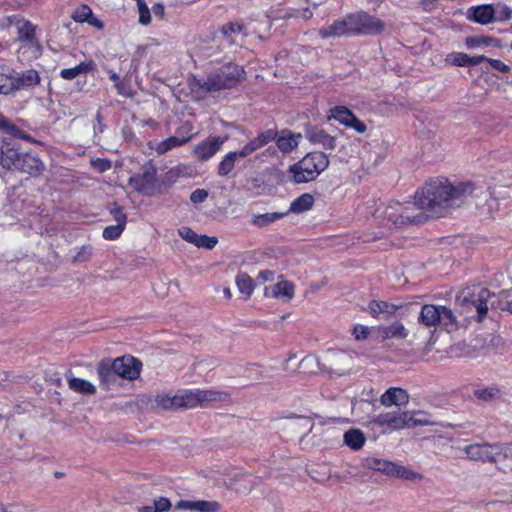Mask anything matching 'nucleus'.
I'll use <instances>...</instances> for the list:
<instances>
[{
  "label": "nucleus",
  "mask_w": 512,
  "mask_h": 512,
  "mask_svg": "<svg viewBox=\"0 0 512 512\" xmlns=\"http://www.w3.org/2000/svg\"><path fill=\"white\" fill-rule=\"evenodd\" d=\"M477 188L470 182L456 184L448 180H436L426 184L415 195V205L433 215L443 216L463 205Z\"/></svg>",
  "instance_id": "1"
},
{
  "label": "nucleus",
  "mask_w": 512,
  "mask_h": 512,
  "mask_svg": "<svg viewBox=\"0 0 512 512\" xmlns=\"http://www.w3.org/2000/svg\"><path fill=\"white\" fill-rule=\"evenodd\" d=\"M494 296L489 289L471 285L460 290L456 296V304L459 307V314L466 320L474 319L482 322L486 317L490 298Z\"/></svg>",
  "instance_id": "2"
},
{
  "label": "nucleus",
  "mask_w": 512,
  "mask_h": 512,
  "mask_svg": "<svg viewBox=\"0 0 512 512\" xmlns=\"http://www.w3.org/2000/svg\"><path fill=\"white\" fill-rule=\"evenodd\" d=\"M246 78V72L240 65L228 63L221 66L205 79H196L197 91L211 93L236 87Z\"/></svg>",
  "instance_id": "3"
},
{
  "label": "nucleus",
  "mask_w": 512,
  "mask_h": 512,
  "mask_svg": "<svg viewBox=\"0 0 512 512\" xmlns=\"http://www.w3.org/2000/svg\"><path fill=\"white\" fill-rule=\"evenodd\" d=\"M329 159L324 152L315 151L306 154L301 160L289 167L288 172L294 183H307L315 180L329 166Z\"/></svg>",
  "instance_id": "4"
},
{
  "label": "nucleus",
  "mask_w": 512,
  "mask_h": 512,
  "mask_svg": "<svg viewBox=\"0 0 512 512\" xmlns=\"http://www.w3.org/2000/svg\"><path fill=\"white\" fill-rule=\"evenodd\" d=\"M361 465L365 469L381 472L387 476L408 482H416L423 479L420 473L383 458L368 456L362 460Z\"/></svg>",
  "instance_id": "5"
},
{
  "label": "nucleus",
  "mask_w": 512,
  "mask_h": 512,
  "mask_svg": "<svg viewBox=\"0 0 512 512\" xmlns=\"http://www.w3.org/2000/svg\"><path fill=\"white\" fill-rule=\"evenodd\" d=\"M323 368L329 373L343 376L348 374L354 364V356L346 351L329 350L323 359Z\"/></svg>",
  "instance_id": "6"
},
{
  "label": "nucleus",
  "mask_w": 512,
  "mask_h": 512,
  "mask_svg": "<svg viewBox=\"0 0 512 512\" xmlns=\"http://www.w3.org/2000/svg\"><path fill=\"white\" fill-rule=\"evenodd\" d=\"M467 457L477 461L498 462L500 458H507V449L499 444H471L465 448Z\"/></svg>",
  "instance_id": "7"
},
{
  "label": "nucleus",
  "mask_w": 512,
  "mask_h": 512,
  "mask_svg": "<svg viewBox=\"0 0 512 512\" xmlns=\"http://www.w3.org/2000/svg\"><path fill=\"white\" fill-rule=\"evenodd\" d=\"M373 423L378 426H387L393 430H399L402 428H412L426 423L415 419L409 412L402 413H381L373 419Z\"/></svg>",
  "instance_id": "8"
},
{
  "label": "nucleus",
  "mask_w": 512,
  "mask_h": 512,
  "mask_svg": "<svg viewBox=\"0 0 512 512\" xmlns=\"http://www.w3.org/2000/svg\"><path fill=\"white\" fill-rule=\"evenodd\" d=\"M354 35H377L384 30V22L366 12L352 13Z\"/></svg>",
  "instance_id": "9"
},
{
  "label": "nucleus",
  "mask_w": 512,
  "mask_h": 512,
  "mask_svg": "<svg viewBox=\"0 0 512 512\" xmlns=\"http://www.w3.org/2000/svg\"><path fill=\"white\" fill-rule=\"evenodd\" d=\"M156 168L149 164L143 167V172L130 177L129 185L137 192L151 196L154 193L157 178Z\"/></svg>",
  "instance_id": "10"
},
{
  "label": "nucleus",
  "mask_w": 512,
  "mask_h": 512,
  "mask_svg": "<svg viewBox=\"0 0 512 512\" xmlns=\"http://www.w3.org/2000/svg\"><path fill=\"white\" fill-rule=\"evenodd\" d=\"M111 367L118 377L135 380L140 376L142 363L135 357L125 355L111 361Z\"/></svg>",
  "instance_id": "11"
},
{
  "label": "nucleus",
  "mask_w": 512,
  "mask_h": 512,
  "mask_svg": "<svg viewBox=\"0 0 512 512\" xmlns=\"http://www.w3.org/2000/svg\"><path fill=\"white\" fill-rule=\"evenodd\" d=\"M354 25L352 13L343 18L335 20L332 24L322 27L318 34L322 39L338 38L342 36L354 35Z\"/></svg>",
  "instance_id": "12"
},
{
  "label": "nucleus",
  "mask_w": 512,
  "mask_h": 512,
  "mask_svg": "<svg viewBox=\"0 0 512 512\" xmlns=\"http://www.w3.org/2000/svg\"><path fill=\"white\" fill-rule=\"evenodd\" d=\"M32 83V72L15 73L13 75L0 74V94H9L14 90L30 86Z\"/></svg>",
  "instance_id": "13"
},
{
  "label": "nucleus",
  "mask_w": 512,
  "mask_h": 512,
  "mask_svg": "<svg viewBox=\"0 0 512 512\" xmlns=\"http://www.w3.org/2000/svg\"><path fill=\"white\" fill-rule=\"evenodd\" d=\"M329 118H333L340 124L354 129L357 133H364L366 125L360 121L355 114L345 106H336L330 110Z\"/></svg>",
  "instance_id": "14"
},
{
  "label": "nucleus",
  "mask_w": 512,
  "mask_h": 512,
  "mask_svg": "<svg viewBox=\"0 0 512 512\" xmlns=\"http://www.w3.org/2000/svg\"><path fill=\"white\" fill-rule=\"evenodd\" d=\"M227 139V136H210L204 141L199 142L193 152L199 160H209L220 150Z\"/></svg>",
  "instance_id": "15"
},
{
  "label": "nucleus",
  "mask_w": 512,
  "mask_h": 512,
  "mask_svg": "<svg viewBox=\"0 0 512 512\" xmlns=\"http://www.w3.org/2000/svg\"><path fill=\"white\" fill-rule=\"evenodd\" d=\"M155 403L158 408L163 410H176L179 408H190L188 405L187 392H181L175 395L171 394H158L155 398Z\"/></svg>",
  "instance_id": "16"
},
{
  "label": "nucleus",
  "mask_w": 512,
  "mask_h": 512,
  "mask_svg": "<svg viewBox=\"0 0 512 512\" xmlns=\"http://www.w3.org/2000/svg\"><path fill=\"white\" fill-rule=\"evenodd\" d=\"M188 394V405L190 408L201 405L204 402H217L224 401L227 399L228 394L226 392L214 391V390H196L189 391Z\"/></svg>",
  "instance_id": "17"
},
{
  "label": "nucleus",
  "mask_w": 512,
  "mask_h": 512,
  "mask_svg": "<svg viewBox=\"0 0 512 512\" xmlns=\"http://www.w3.org/2000/svg\"><path fill=\"white\" fill-rule=\"evenodd\" d=\"M409 210V207H404L400 203L395 202L388 205L383 213L385 219H387L389 222H392L396 226H401L414 222L409 213Z\"/></svg>",
  "instance_id": "18"
},
{
  "label": "nucleus",
  "mask_w": 512,
  "mask_h": 512,
  "mask_svg": "<svg viewBox=\"0 0 512 512\" xmlns=\"http://www.w3.org/2000/svg\"><path fill=\"white\" fill-rule=\"evenodd\" d=\"M181 130H183L185 133H187V135L186 136L185 135L170 136L167 139L158 143L155 147V151L160 155L165 154L166 152H168L170 149H172L174 147H178L183 144H186L194 137V134L191 133L192 126L190 123H185L184 125H182Z\"/></svg>",
  "instance_id": "19"
},
{
  "label": "nucleus",
  "mask_w": 512,
  "mask_h": 512,
  "mask_svg": "<svg viewBox=\"0 0 512 512\" xmlns=\"http://www.w3.org/2000/svg\"><path fill=\"white\" fill-rule=\"evenodd\" d=\"M97 374L100 381V385L105 390H110L116 386L118 376L114 369L111 367V360L104 359L97 365Z\"/></svg>",
  "instance_id": "20"
},
{
  "label": "nucleus",
  "mask_w": 512,
  "mask_h": 512,
  "mask_svg": "<svg viewBox=\"0 0 512 512\" xmlns=\"http://www.w3.org/2000/svg\"><path fill=\"white\" fill-rule=\"evenodd\" d=\"M306 138L314 145L322 146L325 150L336 148V138L329 135L323 129L311 128L306 131Z\"/></svg>",
  "instance_id": "21"
},
{
  "label": "nucleus",
  "mask_w": 512,
  "mask_h": 512,
  "mask_svg": "<svg viewBox=\"0 0 512 512\" xmlns=\"http://www.w3.org/2000/svg\"><path fill=\"white\" fill-rule=\"evenodd\" d=\"M176 508L179 510H190L193 512H218L220 509V504L216 501L180 500L177 502Z\"/></svg>",
  "instance_id": "22"
},
{
  "label": "nucleus",
  "mask_w": 512,
  "mask_h": 512,
  "mask_svg": "<svg viewBox=\"0 0 512 512\" xmlns=\"http://www.w3.org/2000/svg\"><path fill=\"white\" fill-rule=\"evenodd\" d=\"M295 293V286L293 283L282 279L272 287L265 288V295H272L275 298L281 299L285 302L290 301Z\"/></svg>",
  "instance_id": "23"
},
{
  "label": "nucleus",
  "mask_w": 512,
  "mask_h": 512,
  "mask_svg": "<svg viewBox=\"0 0 512 512\" xmlns=\"http://www.w3.org/2000/svg\"><path fill=\"white\" fill-rule=\"evenodd\" d=\"M408 334V329L399 321L378 328V336L383 341L388 339L402 340L407 338Z\"/></svg>",
  "instance_id": "24"
},
{
  "label": "nucleus",
  "mask_w": 512,
  "mask_h": 512,
  "mask_svg": "<svg viewBox=\"0 0 512 512\" xmlns=\"http://www.w3.org/2000/svg\"><path fill=\"white\" fill-rule=\"evenodd\" d=\"M408 401L409 395L406 390L397 387L389 388L380 398V402L384 406H402L406 405Z\"/></svg>",
  "instance_id": "25"
},
{
  "label": "nucleus",
  "mask_w": 512,
  "mask_h": 512,
  "mask_svg": "<svg viewBox=\"0 0 512 512\" xmlns=\"http://www.w3.org/2000/svg\"><path fill=\"white\" fill-rule=\"evenodd\" d=\"M440 317V306L426 304L422 306L419 322L427 327L436 326L439 324Z\"/></svg>",
  "instance_id": "26"
},
{
  "label": "nucleus",
  "mask_w": 512,
  "mask_h": 512,
  "mask_svg": "<svg viewBox=\"0 0 512 512\" xmlns=\"http://www.w3.org/2000/svg\"><path fill=\"white\" fill-rule=\"evenodd\" d=\"M301 138V135H294L288 130H284L281 132V135L276 137V145L278 149L283 153H289L297 148L298 140Z\"/></svg>",
  "instance_id": "27"
},
{
  "label": "nucleus",
  "mask_w": 512,
  "mask_h": 512,
  "mask_svg": "<svg viewBox=\"0 0 512 512\" xmlns=\"http://www.w3.org/2000/svg\"><path fill=\"white\" fill-rule=\"evenodd\" d=\"M31 160L32 156L29 153H20L15 162H11V158L4 157L2 160V166L4 168H14L26 173H30L32 170Z\"/></svg>",
  "instance_id": "28"
},
{
  "label": "nucleus",
  "mask_w": 512,
  "mask_h": 512,
  "mask_svg": "<svg viewBox=\"0 0 512 512\" xmlns=\"http://www.w3.org/2000/svg\"><path fill=\"white\" fill-rule=\"evenodd\" d=\"M471 19L481 25H487L489 23L495 22L493 5L486 4L472 8Z\"/></svg>",
  "instance_id": "29"
},
{
  "label": "nucleus",
  "mask_w": 512,
  "mask_h": 512,
  "mask_svg": "<svg viewBox=\"0 0 512 512\" xmlns=\"http://www.w3.org/2000/svg\"><path fill=\"white\" fill-rule=\"evenodd\" d=\"M401 307H402V305H396V304L388 303L386 301H377V300H372L368 304L369 312L373 317H378V315L380 313H384V314L392 316Z\"/></svg>",
  "instance_id": "30"
},
{
  "label": "nucleus",
  "mask_w": 512,
  "mask_h": 512,
  "mask_svg": "<svg viewBox=\"0 0 512 512\" xmlns=\"http://www.w3.org/2000/svg\"><path fill=\"white\" fill-rule=\"evenodd\" d=\"M343 440L352 450H359L365 444L366 437L360 429H349L344 433Z\"/></svg>",
  "instance_id": "31"
},
{
  "label": "nucleus",
  "mask_w": 512,
  "mask_h": 512,
  "mask_svg": "<svg viewBox=\"0 0 512 512\" xmlns=\"http://www.w3.org/2000/svg\"><path fill=\"white\" fill-rule=\"evenodd\" d=\"M95 68V64L92 61L89 62H81L77 66L73 68L62 69L60 72V76L65 80L75 79L80 74H86L90 71H93Z\"/></svg>",
  "instance_id": "32"
},
{
  "label": "nucleus",
  "mask_w": 512,
  "mask_h": 512,
  "mask_svg": "<svg viewBox=\"0 0 512 512\" xmlns=\"http://www.w3.org/2000/svg\"><path fill=\"white\" fill-rule=\"evenodd\" d=\"M68 386L71 390L86 394V395H92L96 393V387L90 383L89 381L77 378V377H71L68 379Z\"/></svg>",
  "instance_id": "33"
},
{
  "label": "nucleus",
  "mask_w": 512,
  "mask_h": 512,
  "mask_svg": "<svg viewBox=\"0 0 512 512\" xmlns=\"http://www.w3.org/2000/svg\"><path fill=\"white\" fill-rule=\"evenodd\" d=\"M17 33H18V39L23 43L21 48L27 47L29 50L31 47V35H32V25L28 21H22L19 20L15 24Z\"/></svg>",
  "instance_id": "34"
},
{
  "label": "nucleus",
  "mask_w": 512,
  "mask_h": 512,
  "mask_svg": "<svg viewBox=\"0 0 512 512\" xmlns=\"http://www.w3.org/2000/svg\"><path fill=\"white\" fill-rule=\"evenodd\" d=\"M238 153L239 151H235L225 155L218 165L217 173L219 176H228L233 171L237 158H240Z\"/></svg>",
  "instance_id": "35"
},
{
  "label": "nucleus",
  "mask_w": 512,
  "mask_h": 512,
  "mask_svg": "<svg viewBox=\"0 0 512 512\" xmlns=\"http://www.w3.org/2000/svg\"><path fill=\"white\" fill-rule=\"evenodd\" d=\"M236 285L239 292L243 294L246 299L250 298L255 288L253 279L246 273H239L237 275Z\"/></svg>",
  "instance_id": "36"
},
{
  "label": "nucleus",
  "mask_w": 512,
  "mask_h": 512,
  "mask_svg": "<svg viewBox=\"0 0 512 512\" xmlns=\"http://www.w3.org/2000/svg\"><path fill=\"white\" fill-rule=\"evenodd\" d=\"M313 204L314 197L311 194L305 193L291 203L290 211L293 213H302L311 209Z\"/></svg>",
  "instance_id": "37"
},
{
  "label": "nucleus",
  "mask_w": 512,
  "mask_h": 512,
  "mask_svg": "<svg viewBox=\"0 0 512 512\" xmlns=\"http://www.w3.org/2000/svg\"><path fill=\"white\" fill-rule=\"evenodd\" d=\"M440 317L439 325L451 329L458 327V317L450 308L440 305Z\"/></svg>",
  "instance_id": "38"
},
{
  "label": "nucleus",
  "mask_w": 512,
  "mask_h": 512,
  "mask_svg": "<svg viewBox=\"0 0 512 512\" xmlns=\"http://www.w3.org/2000/svg\"><path fill=\"white\" fill-rule=\"evenodd\" d=\"M248 478V475L239 473L233 477L228 478L225 484L228 488L234 490L237 493L250 491L251 487L241 484V482L246 481Z\"/></svg>",
  "instance_id": "39"
},
{
  "label": "nucleus",
  "mask_w": 512,
  "mask_h": 512,
  "mask_svg": "<svg viewBox=\"0 0 512 512\" xmlns=\"http://www.w3.org/2000/svg\"><path fill=\"white\" fill-rule=\"evenodd\" d=\"M283 216H284L283 213H277V212L265 213V214L254 216L252 222H253V224H255L258 227H263V226H266V225L280 219Z\"/></svg>",
  "instance_id": "40"
},
{
  "label": "nucleus",
  "mask_w": 512,
  "mask_h": 512,
  "mask_svg": "<svg viewBox=\"0 0 512 512\" xmlns=\"http://www.w3.org/2000/svg\"><path fill=\"white\" fill-rule=\"evenodd\" d=\"M495 21H507L512 18V9L505 4L493 5Z\"/></svg>",
  "instance_id": "41"
},
{
  "label": "nucleus",
  "mask_w": 512,
  "mask_h": 512,
  "mask_svg": "<svg viewBox=\"0 0 512 512\" xmlns=\"http://www.w3.org/2000/svg\"><path fill=\"white\" fill-rule=\"evenodd\" d=\"M263 146L264 145L257 136L250 140L241 150H239V157L245 158L252 154L253 152L257 151L258 149L262 148Z\"/></svg>",
  "instance_id": "42"
},
{
  "label": "nucleus",
  "mask_w": 512,
  "mask_h": 512,
  "mask_svg": "<svg viewBox=\"0 0 512 512\" xmlns=\"http://www.w3.org/2000/svg\"><path fill=\"white\" fill-rule=\"evenodd\" d=\"M92 13V9L89 6L81 5L76 8L71 17L75 22L83 23L87 22Z\"/></svg>",
  "instance_id": "43"
},
{
  "label": "nucleus",
  "mask_w": 512,
  "mask_h": 512,
  "mask_svg": "<svg viewBox=\"0 0 512 512\" xmlns=\"http://www.w3.org/2000/svg\"><path fill=\"white\" fill-rule=\"evenodd\" d=\"M124 228L125 226L119 224L107 226L103 230L102 236L106 240H115L118 237H120V235L124 231Z\"/></svg>",
  "instance_id": "44"
},
{
  "label": "nucleus",
  "mask_w": 512,
  "mask_h": 512,
  "mask_svg": "<svg viewBox=\"0 0 512 512\" xmlns=\"http://www.w3.org/2000/svg\"><path fill=\"white\" fill-rule=\"evenodd\" d=\"M498 394V389L496 388H485V389H477L474 391V396L483 401H490L494 399Z\"/></svg>",
  "instance_id": "45"
},
{
  "label": "nucleus",
  "mask_w": 512,
  "mask_h": 512,
  "mask_svg": "<svg viewBox=\"0 0 512 512\" xmlns=\"http://www.w3.org/2000/svg\"><path fill=\"white\" fill-rule=\"evenodd\" d=\"M138 12H139V23L142 25H148L151 22V14H150V10L147 7L145 1H139Z\"/></svg>",
  "instance_id": "46"
},
{
  "label": "nucleus",
  "mask_w": 512,
  "mask_h": 512,
  "mask_svg": "<svg viewBox=\"0 0 512 512\" xmlns=\"http://www.w3.org/2000/svg\"><path fill=\"white\" fill-rule=\"evenodd\" d=\"M218 243V239L216 237H209L207 235H198V239L196 241V246L201 248L212 249Z\"/></svg>",
  "instance_id": "47"
},
{
  "label": "nucleus",
  "mask_w": 512,
  "mask_h": 512,
  "mask_svg": "<svg viewBox=\"0 0 512 512\" xmlns=\"http://www.w3.org/2000/svg\"><path fill=\"white\" fill-rule=\"evenodd\" d=\"M449 57L451 63L455 66H469V55L466 53H453Z\"/></svg>",
  "instance_id": "48"
},
{
  "label": "nucleus",
  "mask_w": 512,
  "mask_h": 512,
  "mask_svg": "<svg viewBox=\"0 0 512 512\" xmlns=\"http://www.w3.org/2000/svg\"><path fill=\"white\" fill-rule=\"evenodd\" d=\"M91 166L98 172L103 173L111 168V161L108 159H92Z\"/></svg>",
  "instance_id": "49"
},
{
  "label": "nucleus",
  "mask_w": 512,
  "mask_h": 512,
  "mask_svg": "<svg viewBox=\"0 0 512 512\" xmlns=\"http://www.w3.org/2000/svg\"><path fill=\"white\" fill-rule=\"evenodd\" d=\"M20 152L14 148H10L8 144L3 145L1 148V156H0V163L2 164V160L4 157L11 158V162H15L16 159L19 157Z\"/></svg>",
  "instance_id": "50"
},
{
  "label": "nucleus",
  "mask_w": 512,
  "mask_h": 512,
  "mask_svg": "<svg viewBox=\"0 0 512 512\" xmlns=\"http://www.w3.org/2000/svg\"><path fill=\"white\" fill-rule=\"evenodd\" d=\"M111 214L114 217V220L116 221V224L126 226L127 216L123 213L122 208L118 205H114L113 208L110 210Z\"/></svg>",
  "instance_id": "51"
},
{
  "label": "nucleus",
  "mask_w": 512,
  "mask_h": 512,
  "mask_svg": "<svg viewBox=\"0 0 512 512\" xmlns=\"http://www.w3.org/2000/svg\"><path fill=\"white\" fill-rule=\"evenodd\" d=\"M243 30V25L239 23H227L222 26L221 31L222 33L229 37L232 34L241 33Z\"/></svg>",
  "instance_id": "52"
},
{
  "label": "nucleus",
  "mask_w": 512,
  "mask_h": 512,
  "mask_svg": "<svg viewBox=\"0 0 512 512\" xmlns=\"http://www.w3.org/2000/svg\"><path fill=\"white\" fill-rule=\"evenodd\" d=\"M171 503L169 499L160 497L158 499H155L153 502V509L154 512H166L170 509Z\"/></svg>",
  "instance_id": "53"
},
{
  "label": "nucleus",
  "mask_w": 512,
  "mask_h": 512,
  "mask_svg": "<svg viewBox=\"0 0 512 512\" xmlns=\"http://www.w3.org/2000/svg\"><path fill=\"white\" fill-rule=\"evenodd\" d=\"M179 235L186 241L192 244H196V241L198 239V234H196L191 228L189 227H182L179 229Z\"/></svg>",
  "instance_id": "54"
},
{
  "label": "nucleus",
  "mask_w": 512,
  "mask_h": 512,
  "mask_svg": "<svg viewBox=\"0 0 512 512\" xmlns=\"http://www.w3.org/2000/svg\"><path fill=\"white\" fill-rule=\"evenodd\" d=\"M208 197V192L205 189H196L190 195V201L194 204L204 202Z\"/></svg>",
  "instance_id": "55"
},
{
  "label": "nucleus",
  "mask_w": 512,
  "mask_h": 512,
  "mask_svg": "<svg viewBox=\"0 0 512 512\" xmlns=\"http://www.w3.org/2000/svg\"><path fill=\"white\" fill-rule=\"evenodd\" d=\"M7 134L15 137V138H19V139H24V140H27V141H30L31 140V137L26 134L25 132L21 131L19 128H17L15 125L11 124L9 125V127L7 128L6 132Z\"/></svg>",
  "instance_id": "56"
},
{
  "label": "nucleus",
  "mask_w": 512,
  "mask_h": 512,
  "mask_svg": "<svg viewBox=\"0 0 512 512\" xmlns=\"http://www.w3.org/2000/svg\"><path fill=\"white\" fill-rule=\"evenodd\" d=\"M276 136H277V131H275L273 129L265 130L258 135L260 141L262 142V144L264 146L267 145L268 143H270L271 141L275 140Z\"/></svg>",
  "instance_id": "57"
},
{
  "label": "nucleus",
  "mask_w": 512,
  "mask_h": 512,
  "mask_svg": "<svg viewBox=\"0 0 512 512\" xmlns=\"http://www.w3.org/2000/svg\"><path fill=\"white\" fill-rule=\"evenodd\" d=\"M91 256V247L90 246H82L76 256L74 257V261L82 262L87 261Z\"/></svg>",
  "instance_id": "58"
},
{
  "label": "nucleus",
  "mask_w": 512,
  "mask_h": 512,
  "mask_svg": "<svg viewBox=\"0 0 512 512\" xmlns=\"http://www.w3.org/2000/svg\"><path fill=\"white\" fill-rule=\"evenodd\" d=\"M487 62L496 70L507 73L510 71V67L499 59L488 58Z\"/></svg>",
  "instance_id": "59"
},
{
  "label": "nucleus",
  "mask_w": 512,
  "mask_h": 512,
  "mask_svg": "<svg viewBox=\"0 0 512 512\" xmlns=\"http://www.w3.org/2000/svg\"><path fill=\"white\" fill-rule=\"evenodd\" d=\"M118 94L124 97H130L132 95L130 86L123 80H120L116 85Z\"/></svg>",
  "instance_id": "60"
},
{
  "label": "nucleus",
  "mask_w": 512,
  "mask_h": 512,
  "mask_svg": "<svg viewBox=\"0 0 512 512\" xmlns=\"http://www.w3.org/2000/svg\"><path fill=\"white\" fill-rule=\"evenodd\" d=\"M274 278H275V273L273 271L264 270L259 273L257 279L262 282H271L274 280Z\"/></svg>",
  "instance_id": "61"
},
{
  "label": "nucleus",
  "mask_w": 512,
  "mask_h": 512,
  "mask_svg": "<svg viewBox=\"0 0 512 512\" xmlns=\"http://www.w3.org/2000/svg\"><path fill=\"white\" fill-rule=\"evenodd\" d=\"M368 328L364 326H357L354 329V335L357 340L365 339L368 336Z\"/></svg>",
  "instance_id": "62"
},
{
  "label": "nucleus",
  "mask_w": 512,
  "mask_h": 512,
  "mask_svg": "<svg viewBox=\"0 0 512 512\" xmlns=\"http://www.w3.org/2000/svg\"><path fill=\"white\" fill-rule=\"evenodd\" d=\"M152 12L153 14L156 16V17H159L160 19H163L164 18V15H165V8H164V5L162 3H156L153 7H152Z\"/></svg>",
  "instance_id": "63"
},
{
  "label": "nucleus",
  "mask_w": 512,
  "mask_h": 512,
  "mask_svg": "<svg viewBox=\"0 0 512 512\" xmlns=\"http://www.w3.org/2000/svg\"><path fill=\"white\" fill-rule=\"evenodd\" d=\"M87 23L97 29H102L104 27V24L103 22L98 19L97 17H95L93 15V13L91 14V16L89 17V19L87 20Z\"/></svg>",
  "instance_id": "64"
}]
</instances>
